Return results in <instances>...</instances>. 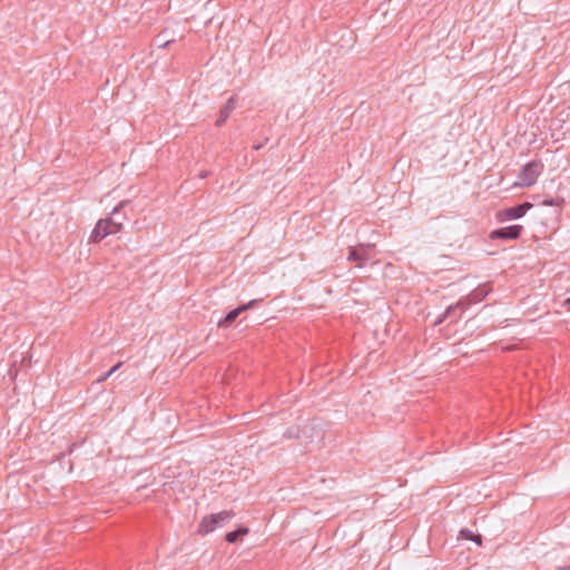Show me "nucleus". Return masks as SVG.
<instances>
[{"mask_svg":"<svg viewBox=\"0 0 570 570\" xmlns=\"http://www.w3.org/2000/svg\"><path fill=\"white\" fill-rule=\"evenodd\" d=\"M124 227V220H117L112 216L99 219L91 230L89 242L98 243L109 235L119 233Z\"/></svg>","mask_w":570,"mask_h":570,"instance_id":"obj_1","label":"nucleus"},{"mask_svg":"<svg viewBox=\"0 0 570 570\" xmlns=\"http://www.w3.org/2000/svg\"><path fill=\"white\" fill-rule=\"evenodd\" d=\"M543 171V163L541 160H532L522 166L518 180L514 181V187H530L534 185L539 178V176Z\"/></svg>","mask_w":570,"mask_h":570,"instance_id":"obj_2","label":"nucleus"},{"mask_svg":"<svg viewBox=\"0 0 570 570\" xmlns=\"http://www.w3.org/2000/svg\"><path fill=\"white\" fill-rule=\"evenodd\" d=\"M234 517L235 513L232 510H223L220 512L206 515L199 523L198 532L202 534L214 532L216 529L223 528L229 523Z\"/></svg>","mask_w":570,"mask_h":570,"instance_id":"obj_3","label":"nucleus"},{"mask_svg":"<svg viewBox=\"0 0 570 570\" xmlns=\"http://www.w3.org/2000/svg\"><path fill=\"white\" fill-rule=\"evenodd\" d=\"M532 206L531 203H522L518 206L505 208L498 213V220L505 222L522 218Z\"/></svg>","mask_w":570,"mask_h":570,"instance_id":"obj_4","label":"nucleus"},{"mask_svg":"<svg viewBox=\"0 0 570 570\" xmlns=\"http://www.w3.org/2000/svg\"><path fill=\"white\" fill-rule=\"evenodd\" d=\"M523 230L521 225H511L494 229L490 233L491 239H518Z\"/></svg>","mask_w":570,"mask_h":570,"instance_id":"obj_5","label":"nucleus"},{"mask_svg":"<svg viewBox=\"0 0 570 570\" xmlns=\"http://www.w3.org/2000/svg\"><path fill=\"white\" fill-rule=\"evenodd\" d=\"M372 246L350 247L347 259L351 262H358V267L363 266V263L371 258L370 252Z\"/></svg>","mask_w":570,"mask_h":570,"instance_id":"obj_6","label":"nucleus"},{"mask_svg":"<svg viewBox=\"0 0 570 570\" xmlns=\"http://www.w3.org/2000/svg\"><path fill=\"white\" fill-rule=\"evenodd\" d=\"M235 108H236V97L233 96L222 107V109L219 111V117L216 121V126L217 127L222 126L229 118L230 114L235 110Z\"/></svg>","mask_w":570,"mask_h":570,"instance_id":"obj_7","label":"nucleus"},{"mask_svg":"<svg viewBox=\"0 0 570 570\" xmlns=\"http://www.w3.org/2000/svg\"><path fill=\"white\" fill-rule=\"evenodd\" d=\"M253 302L238 306L237 308L232 309L224 318V321L219 322L218 325L222 326L224 323H232L237 318V316L252 306Z\"/></svg>","mask_w":570,"mask_h":570,"instance_id":"obj_8","label":"nucleus"},{"mask_svg":"<svg viewBox=\"0 0 570 570\" xmlns=\"http://www.w3.org/2000/svg\"><path fill=\"white\" fill-rule=\"evenodd\" d=\"M249 532L248 528H239L235 531L227 532L225 535V540L228 543H234L237 541L238 537L246 535Z\"/></svg>","mask_w":570,"mask_h":570,"instance_id":"obj_9","label":"nucleus"},{"mask_svg":"<svg viewBox=\"0 0 570 570\" xmlns=\"http://www.w3.org/2000/svg\"><path fill=\"white\" fill-rule=\"evenodd\" d=\"M563 200L561 198H547L542 202L543 206H557L560 207Z\"/></svg>","mask_w":570,"mask_h":570,"instance_id":"obj_10","label":"nucleus"},{"mask_svg":"<svg viewBox=\"0 0 570 570\" xmlns=\"http://www.w3.org/2000/svg\"><path fill=\"white\" fill-rule=\"evenodd\" d=\"M128 203H129L128 200H121V202H119V203L114 207V209H112V212H111V214H110V215H111V216L117 215L121 209H124V208L128 205Z\"/></svg>","mask_w":570,"mask_h":570,"instance_id":"obj_11","label":"nucleus"},{"mask_svg":"<svg viewBox=\"0 0 570 570\" xmlns=\"http://www.w3.org/2000/svg\"><path fill=\"white\" fill-rule=\"evenodd\" d=\"M121 366V362H119L118 364H116L115 366H112L104 376H101L98 381L101 382V381H105L106 379H108L109 376H111L119 367Z\"/></svg>","mask_w":570,"mask_h":570,"instance_id":"obj_12","label":"nucleus"},{"mask_svg":"<svg viewBox=\"0 0 570 570\" xmlns=\"http://www.w3.org/2000/svg\"><path fill=\"white\" fill-rule=\"evenodd\" d=\"M474 533L469 529H462L460 531V537L465 540H471L473 538Z\"/></svg>","mask_w":570,"mask_h":570,"instance_id":"obj_13","label":"nucleus"},{"mask_svg":"<svg viewBox=\"0 0 570 570\" xmlns=\"http://www.w3.org/2000/svg\"><path fill=\"white\" fill-rule=\"evenodd\" d=\"M470 541H473L475 542L478 546H480L482 543V538L480 534H474L473 538L470 540Z\"/></svg>","mask_w":570,"mask_h":570,"instance_id":"obj_14","label":"nucleus"},{"mask_svg":"<svg viewBox=\"0 0 570 570\" xmlns=\"http://www.w3.org/2000/svg\"><path fill=\"white\" fill-rule=\"evenodd\" d=\"M458 306H459V305H456V306H449V307L445 309V312H444L443 318H446V317L450 315V313H451L452 311H454Z\"/></svg>","mask_w":570,"mask_h":570,"instance_id":"obj_15","label":"nucleus"},{"mask_svg":"<svg viewBox=\"0 0 570 570\" xmlns=\"http://www.w3.org/2000/svg\"><path fill=\"white\" fill-rule=\"evenodd\" d=\"M169 42H170L169 40H165L159 43V47H166Z\"/></svg>","mask_w":570,"mask_h":570,"instance_id":"obj_16","label":"nucleus"},{"mask_svg":"<svg viewBox=\"0 0 570 570\" xmlns=\"http://www.w3.org/2000/svg\"><path fill=\"white\" fill-rule=\"evenodd\" d=\"M564 304H566V305H570V298H567V299L564 301Z\"/></svg>","mask_w":570,"mask_h":570,"instance_id":"obj_17","label":"nucleus"},{"mask_svg":"<svg viewBox=\"0 0 570 570\" xmlns=\"http://www.w3.org/2000/svg\"><path fill=\"white\" fill-rule=\"evenodd\" d=\"M559 570H570V569H568V568H559Z\"/></svg>","mask_w":570,"mask_h":570,"instance_id":"obj_18","label":"nucleus"}]
</instances>
